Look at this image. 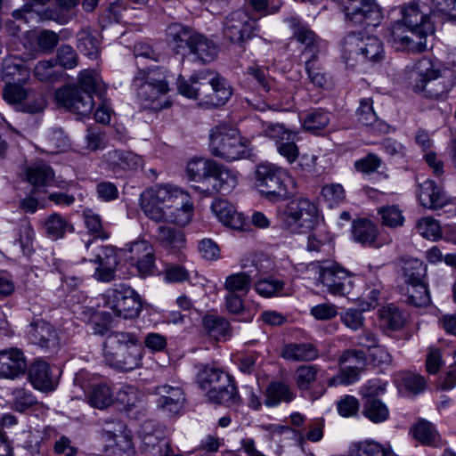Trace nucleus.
<instances>
[{"mask_svg":"<svg viewBox=\"0 0 456 456\" xmlns=\"http://www.w3.org/2000/svg\"><path fill=\"white\" fill-rule=\"evenodd\" d=\"M142 213L151 220L187 224L193 214V204L189 194L181 188L158 184L145 189L139 198Z\"/></svg>","mask_w":456,"mask_h":456,"instance_id":"1","label":"nucleus"},{"mask_svg":"<svg viewBox=\"0 0 456 456\" xmlns=\"http://www.w3.org/2000/svg\"><path fill=\"white\" fill-rule=\"evenodd\" d=\"M178 91L187 98H200L212 106L224 105L232 96V89L220 75L206 69L197 72L188 80L179 79Z\"/></svg>","mask_w":456,"mask_h":456,"instance_id":"2","label":"nucleus"},{"mask_svg":"<svg viewBox=\"0 0 456 456\" xmlns=\"http://www.w3.org/2000/svg\"><path fill=\"white\" fill-rule=\"evenodd\" d=\"M409 79L414 92L430 99L445 97L454 86L452 71L441 69L428 58H422L415 63Z\"/></svg>","mask_w":456,"mask_h":456,"instance_id":"3","label":"nucleus"},{"mask_svg":"<svg viewBox=\"0 0 456 456\" xmlns=\"http://www.w3.org/2000/svg\"><path fill=\"white\" fill-rule=\"evenodd\" d=\"M104 360L108 365L122 371H131L142 364V349L136 335L112 332L104 342Z\"/></svg>","mask_w":456,"mask_h":456,"instance_id":"4","label":"nucleus"},{"mask_svg":"<svg viewBox=\"0 0 456 456\" xmlns=\"http://www.w3.org/2000/svg\"><path fill=\"white\" fill-rule=\"evenodd\" d=\"M209 149L212 155L228 162L248 159L252 154L250 141L242 137L237 128L226 123L219 124L210 130Z\"/></svg>","mask_w":456,"mask_h":456,"instance_id":"5","label":"nucleus"},{"mask_svg":"<svg viewBox=\"0 0 456 456\" xmlns=\"http://www.w3.org/2000/svg\"><path fill=\"white\" fill-rule=\"evenodd\" d=\"M384 57L383 43L376 36L351 33L343 40L342 59L348 67L359 61L379 62Z\"/></svg>","mask_w":456,"mask_h":456,"instance_id":"6","label":"nucleus"},{"mask_svg":"<svg viewBox=\"0 0 456 456\" xmlns=\"http://www.w3.org/2000/svg\"><path fill=\"white\" fill-rule=\"evenodd\" d=\"M307 270L315 284L322 285L327 293L345 296L353 289V274L338 264L313 262L308 265Z\"/></svg>","mask_w":456,"mask_h":456,"instance_id":"7","label":"nucleus"},{"mask_svg":"<svg viewBox=\"0 0 456 456\" xmlns=\"http://www.w3.org/2000/svg\"><path fill=\"white\" fill-rule=\"evenodd\" d=\"M132 86L145 108H163L160 100L169 90L165 70L160 68L140 69L133 79Z\"/></svg>","mask_w":456,"mask_h":456,"instance_id":"8","label":"nucleus"},{"mask_svg":"<svg viewBox=\"0 0 456 456\" xmlns=\"http://www.w3.org/2000/svg\"><path fill=\"white\" fill-rule=\"evenodd\" d=\"M317 207L305 198L290 200L280 214L281 226L293 233L312 229L317 223Z\"/></svg>","mask_w":456,"mask_h":456,"instance_id":"9","label":"nucleus"},{"mask_svg":"<svg viewBox=\"0 0 456 456\" xmlns=\"http://www.w3.org/2000/svg\"><path fill=\"white\" fill-rule=\"evenodd\" d=\"M256 179L261 192L270 200H286L291 194L288 184L292 183V178L285 170L274 165H259Z\"/></svg>","mask_w":456,"mask_h":456,"instance_id":"10","label":"nucleus"},{"mask_svg":"<svg viewBox=\"0 0 456 456\" xmlns=\"http://www.w3.org/2000/svg\"><path fill=\"white\" fill-rule=\"evenodd\" d=\"M241 267L244 271L228 275L225 279L224 288L230 293H248L252 281L273 269V263L269 258L261 256L254 257L250 265L248 260L243 261Z\"/></svg>","mask_w":456,"mask_h":456,"instance_id":"11","label":"nucleus"},{"mask_svg":"<svg viewBox=\"0 0 456 456\" xmlns=\"http://www.w3.org/2000/svg\"><path fill=\"white\" fill-rule=\"evenodd\" d=\"M105 305L111 309L116 316L124 319L137 317L142 309V302L138 294L132 288L124 284L106 291Z\"/></svg>","mask_w":456,"mask_h":456,"instance_id":"12","label":"nucleus"},{"mask_svg":"<svg viewBox=\"0 0 456 456\" xmlns=\"http://www.w3.org/2000/svg\"><path fill=\"white\" fill-rule=\"evenodd\" d=\"M256 27V20L240 9L224 17L222 33L225 40L241 45L254 36Z\"/></svg>","mask_w":456,"mask_h":456,"instance_id":"13","label":"nucleus"},{"mask_svg":"<svg viewBox=\"0 0 456 456\" xmlns=\"http://www.w3.org/2000/svg\"><path fill=\"white\" fill-rule=\"evenodd\" d=\"M344 10L346 19L354 26L377 27L383 19V13L375 0H347Z\"/></svg>","mask_w":456,"mask_h":456,"instance_id":"14","label":"nucleus"},{"mask_svg":"<svg viewBox=\"0 0 456 456\" xmlns=\"http://www.w3.org/2000/svg\"><path fill=\"white\" fill-rule=\"evenodd\" d=\"M26 83L14 82L5 84L3 89L4 100L11 105H15L20 111L39 113L46 107V100L42 94L29 97L28 91L24 87Z\"/></svg>","mask_w":456,"mask_h":456,"instance_id":"15","label":"nucleus"},{"mask_svg":"<svg viewBox=\"0 0 456 456\" xmlns=\"http://www.w3.org/2000/svg\"><path fill=\"white\" fill-rule=\"evenodd\" d=\"M241 84L248 89L265 93L268 95V101L275 102L281 99V92L277 81L269 76L268 69L265 67L248 66L243 72Z\"/></svg>","mask_w":456,"mask_h":456,"instance_id":"16","label":"nucleus"},{"mask_svg":"<svg viewBox=\"0 0 456 456\" xmlns=\"http://www.w3.org/2000/svg\"><path fill=\"white\" fill-rule=\"evenodd\" d=\"M401 13L403 15L402 22L410 28L411 35L427 37L428 35L434 33L435 28L427 13L426 4L411 1L401 7Z\"/></svg>","mask_w":456,"mask_h":456,"instance_id":"17","label":"nucleus"},{"mask_svg":"<svg viewBox=\"0 0 456 456\" xmlns=\"http://www.w3.org/2000/svg\"><path fill=\"white\" fill-rule=\"evenodd\" d=\"M57 102L67 110L78 115L86 116L94 109L93 95L82 91L78 86H66L56 91Z\"/></svg>","mask_w":456,"mask_h":456,"instance_id":"18","label":"nucleus"},{"mask_svg":"<svg viewBox=\"0 0 456 456\" xmlns=\"http://www.w3.org/2000/svg\"><path fill=\"white\" fill-rule=\"evenodd\" d=\"M239 176L238 171L215 160L209 176V183L202 188V193L208 196L218 192L223 194L230 193L238 185Z\"/></svg>","mask_w":456,"mask_h":456,"instance_id":"19","label":"nucleus"},{"mask_svg":"<svg viewBox=\"0 0 456 456\" xmlns=\"http://www.w3.org/2000/svg\"><path fill=\"white\" fill-rule=\"evenodd\" d=\"M30 342L46 352H54L60 347L59 334L51 323L43 319H34L28 326Z\"/></svg>","mask_w":456,"mask_h":456,"instance_id":"20","label":"nucleus"},{"mask_svg":"<svg viewBox=\"0 0 456 456\" xmlns=\"http://www.w3.org/2000/svg\"><path fill=\"white\" fill-rule=\"evenodd\" d=\"M126 425L118 419H104L102 420V436L113 444H110L113 456H129L132 451V442L124 431Z\"/></svg>","mask_w":456,"mask_h":456,"instance_id":"21","label":"nucleus"},{"mask_svg":"<svg viewBox=\"0 0 456 456\" xmlns=\"http://www.w3.org/2000/svg\"><path fill=\"white\" fill-rule=\"evenodd\" d=\"M89 261L97 265L94 273L96 281L110 282L115 280L116 268L118 265V249L115 247H100Z\"/></svg>","mask_w":456,"mask_h":456,"instance_id":"22","label":"nucleus"},{"mask_svg":"<svg viewBox=\"0 0 456 456\" xmlns=\"http://www.w3.org/2000/svg\"><path fill=\"white\" fill-rule=\"evenodd\" d=\"M158 409L170 415L180 412L185 403L183 390L177 386L161 385L153 390Z\"/></svg>","mask_w":456,"mask_h":456,"instance_id":"23","label":"nucleus"},{"mask_svg":"<svg viewBox=\"0 0 456 456\" xmlns=\"http://www.w3.org/2000/svg\"><path fill=\"white\" fill-rule=\"evenodd\" d=\"M390 42L396 50L421 52L426 46V37L411 35L410 28L396 21L390 29Z\"/></svg>","mask_w":456,"mask_h":456,"instance_id":"24","label":"nucleus"},{"mask_svg":"<svg viewBox=\"0 0 456 456\" xmlns=\"http://www.w3.org/2000/svg\"><path fill=\"white\" fill-rule=\"evenodd\" d=\"M196 32L188 26L174 22L166 29L167 40L176 54L187 55L188 49L196 37Z\"/></svg>","mask_w":456,"mask_h":456,"instance_id":"25","label":"nucleus"},{"mask_svg":"<svg viewBox=\"0 0 456 456\" xmlns=\"http://www.w3.org/2000/svg\"><path fill=\"white\" fill-rule=\"evenodd\" d=\"M27 362L23 353L17 348L0 351V378L14 379L23 375Z\"/></svg>","mask_w":456,"mask_h":456,"instance_id":"26","label":"nucleus"},{"mask_svg":"<svg viewBox=\"0 0 456 456\" xmlns=\"http://www.w3.org/2000/svg\"><path fill=\"white\" fill-rule=\"evenodd\" d=\"M288 21L294 28L293 37L305 45L302 53L308 56L307 59L318 58L323 42L309 28L300 25L297 18H289Z\"/></svg>","mask_w":456,"mask_h":456,"instance_id":"27","label":"nucleus"},{"mask_svg":"<svg viewBox=\"0 0 456 456\" xmlns=\"http://www.w3.org/2000/svg\"><path fill=\"white\" fill-rule=\"evenodd\" d=\"M28 379L32 386L43 392L53 391L58 384L49 363L44 360H37L28 368Z\"/></svg>","mask_w":456,"mask_h":456,"instance_id":"28","label":"nucleus"},{"mask_svg":"<svg viewBox=\"0 0 456 456\" xmlns=\"http://www.w3.org/2000/svg\"><path fill=\"white\" fill-rule=\"evenodd\" d=\"M417 196L421 206L429 209H439L449 203V198L443 188L431 179L419 184Z\"/></svg>","mask_w":456,"mask_h":456,"instance_id":"29","label":"nucleus"},{"mask_svg":"<svg viewBox=\"0 0 456 456\" xmlns=\"http://www.w3.org/2000/svg\"><path fill=\"white\" fill-rule=\"evenodd\" d=\"M207 398L210 403L237 407L240 404L241 399L232 378L229 375L228 381L219 383L207 391Z\"/></svg>","mask_w":456,"mask_h":456,"instance_id":"30","label":"nucleus"},{"mask_svg":"<svg viewBox=\"0 0 456 456\" xmlns=\"http://www.w3.org/2000/svg\"><path fill=\"white\" fill-rule=\"evenodd\" d=\"M29 76V69L21 57L11 55L3 61L2 78L5 84L14 82L27 83Z\"/></svg>","mask_w":456,"mask_h":456,"instance_id":"31","label":"nucleus"},{"mask_svg":"<svg viewBox=\"0 0 456 456\" xmlns=\"http://www.w3.org/2000/svg\"><path fill=\"white\" fill-rule=\"evenodd\" d=\"M216 54V45L205 36L197 33L185 57H189L194 62L206 64L212 61Z\"/></svg>","mask_w":456,"mask_h":456,"instance_id":"32","label":"nucleus"},{"mask_svg":"<svg viewBox=\"0 0 456 456\" xmlns=\"http://www.w3.org/2000/svg\"><path fill=\"white\" fill-rule=\"evenodd\" d=\"M211 210L224 225L234 230L242 229L243 216L238 213L234 206L227 200L216 199L211 205Z\"/></svg>","mask_w":456,"mask_h":456,"instance_id":"33","label":"nucleus"},{"mask_svg":"<svg viewBox=\"0 0 456 456\" xmlns=\"http://www.w3.org/2000/svg\"><path fill=\"white\" fill-rule=\"evenodd\" d=\"M215 160L210 159L198 158L188 162L186 174L190 181L196 182L199 184L194 185V189L202 192V188L209 183V176Z\"/></svg>","mask_w":456,"mask_h":456,"instance_id":"34","label":"nucleus"},{"mask_svg":"<svg viewBox=\"0 0 456 456\" xmlns=\"http://www.w3.org/2000/svg\"><path fill=\"white\" fill-rule=\"evenodd\" d=\"M107 161L114 173L136 170L142 166L141 156L128 151L114 150L107 153Z\"/></svg>","mask_w":456,"mask_h":456,"instance_id":"35","label":"nucleus"},{"mask_svg":"<svg viewBox=\"0 0 456 456\" xmlns=\"http://www.w3.org/2000/svg\"><path fill=\"white\" fill-rule=\"evenodd\" d=\"M27 181L33 185V193L39 191L41 187H48L54 180L53 169L45 162L30 165L26 171Z\"/></svg>","mask_w":456,"mask_h":456,"instance_id":"36","label":"nucleus"},{"mask_svg":"<svg viewBox=\"0 0 456 456\" xmlns=\"http://www.w3.org/2000/svg\"><path fill=\"white\" fill-rule=\"evenodd\" d=\"M142 450L148 456H158L167 441L162 437V432L154 429L151 422H144L140 430Z\"/></svg>","mask_w":456,"mask_h":456,"instance_id":"37","label":"nucleus"},{"mask_svg":"<svg viewBox=\"0 0 456 456\" xmlns=\"http://www.w3.org/2000/svg\"><path fill=\"white\" fill-rule=\"evenodd\" d=\"M195 367L197 369L196 380L201 389L208 390L219 383L228 381L229 374L215 365L199 363Z\"/></svg>","mask_w":456,"mask_h":456,"instance_id":"38","label":"nucleus"},{"mask_svg":"<svg viewBox=\"0 0 456 456\" xmlns=\"http://www.w3.org/2000/svg\"><path fill=\"white\" fill-rule=\"evenodd\" d=\"M281 356L288 361L309 362L319 357V351L311 343H289L283 346Z\"/></svg>","mask_w":456,"mask_h":456,"instance_id":"39","label":"nucleus"},{"mask_svg":"<svg viewBox=\"0 0 456 456\" xmlns=\"http://www.w3.org/2000/svg\"><path fill=\"white\" fill-rule=\"evenodd\" d=\"M357 121L365 126H370L373 131L386 133L388 130L387 125L377 118L372 107L370 99H363L356 110Z\"/></svg>","mask_w":456,"mask_h":456,"instance_id":"40","label":"nucleus"},{"mask_svg":"<svg viewBox=\"0 0 456 456\" xmlns=\"http://www.w3.org/2000/svg\"><path fill=\"white\" fill-rule=\"evenodd\" d=\"M265 403L269 407L277 406L281 403L291 402L295 395L290 387L282 382L274 381L268 385L265 390Z\"/></svg>","mask_w":456,"mask_h":456,"instance_id":"41","label":"nucleus"},{"mask_svg":"<svg viewBox=\"0 0 456 456\" xmlns=\"http://www.w3.org/2000/svg\"><path fill=\"white\" fill-rule=\"evenodd\" d=\"M352 236L358 243L372 246L378 237V228L368 219H359L353 223Z\"/></svg>","mask_w":456,"mask_h":456,"instance_id":"42","label":"nucleus"},{"mask_svg":"<svg viewBox=\"0 0 456 456\" xmlns=\"http://www.w3.org/2000/svg\"><path fill=\"white\" fill-rule=\"evenodd\" d=\"M156 239L166 249H180L185 244L184 233L181 230L170 226H159Z\"/></svg>","mask_w":456,"mask_h":456,"instance_id":"43","label":"nucleus"},{"mask_svg":"<svg viewBox=\"0 0 456 456\" xmlns=\"http://www.w3.org/2000/svg\"><path fill=\"white\" fill-rule=\"evenodd\" d=\"M47 236L53 240L61 239L67 232H73V226L58 213L51 214L44 223Z\"/></svg>","mask_w":456,"mask_h":456,"instance_id":"44","label":"nucleus"},{"mask_svg":"<svg viewBox=\"0 0 456 456\" xmlns=\"http://www.w3.org/2000/svg\"><path fill=\"white\" fill-rule=\"evenodd\" d=\"M78 85L82 91L88 92L91 95L94 94L101 97L106 89L101 76L94 69L82 70L78 76Z\"/></svg>","mask_w":456,"mask_h":456,"instance_id":"45","label":"nucleus"},{"mask_svg":"<svg viewBox=\"0 0 456 456\" xmlns=\"http://www.w3.org/2000/svg\"><path fill=\"white\" fill-rule=\"evenodd\" d=\"M411 431L413 437L423 445H435L439 442L440 436L436 427L428 420L418 421Z\"/></svg>","mask_w":456,"mask_h":456,"instance_id":"46","label":"nucleus"},{"mask_svg":"<svg viewBox=\"0 0 456 456\" xmlns=\"http://www.w3.org/2000/svg\"><path fill=\"white\" fill-rule=\"evenodd\" d=\"M305 68L310 82L314 86L326 88L330 86V77L319 62L318 58L306 59Z\"/></svg>","mask_w":456,"mask_h":456,"instance_id":"47","label":"nucleus"},{"mask_svg":"<svg viewBox=\"0 0 456 456\" xmlns=\"http://www.w3.org/2000/svg\"><path fill=\"white\" fill-rule=\"evenodd\" d=\"M259 275L255 281V290L263 297L278 296L284 289V281L273 276L264 277Z\"/></svg>","mask_w":456,"mask_h":456,"instance_id":"48","label":"nucleus"},{"mask_svg":"<svg viewBox=\"0 0 456 456\" xmlns=\"http://www.w3.org/2000/svg\"><path fill=\"white\" fill-rule=\"evenodd\" d=\"M82 216L88 233L94 239L107 240L110 233L104 229L100 215L91 208L83 210Z\"/></svg>","mask_w":456,"mask_h":456,"instance_id":"49","label":"nucleus"},{"mask_svg":"<svg viewBox=\"0 0 456 456\" xmlns=\"http://www.w3.org/2000/svg\"><path fill=\"white\" fill-rule=\"evenodd\" d=\"M362 413L368 419L374 423L384 422L389 416L388 408L378 398L365 400Z\"/></svg>","mask_w":456,"mask_h":456,"instance_id":"50","label":"nucleus"},{"mask_svg":"<svg viewBox=\"0 0 456 456\" xmlns=\"http://www.w3.org/2000/svg\"><path fill=\"white\" fill-rule=\"evenodd\" d=\"M203 327L209 337L220 339V338L228 334L230 323L224 317L208 314L203 319Z\"/></svg>","mask_w":456,"mask_h":456,"instance_id":"51","label":"nucleus"},{"mask_svg":"<svg viewBox=\"0 0 456 456\" xmlns=\"http://www.w3.org/2000/svg\"><path fill=\"white\" fill-rule=\"evenodd\" d=\"M77 48L90 58H96L99 53L100 42L88 28H82L77 34Z\"/></svg>","mask_w":456,"mask_h":456,"instance_id":"52","label":"nucleus"},{"mask_svg":"<svg viewBox=\"0 0 456 456\" xmlns=\"http://www.w3.org/2000/svg\"><path fill=\"white\" fill-rule=\"evenodd\" d=\"M12 396V408L18 412H24L37 403L32 391L26 387L14 388Z\"/></svg>","mask_w":456,"mask_h":456,"instance_id":"53","label":"nucleus"},{"mask_svg":"<svg viewBox=\"0 0 456 456\" xmlns=\"http://www.w3.org/2000/svg\"><path fill=\"white\" fill-rule=\"evenodd\" d=\"M88 403L97 409L110 406L113 403V393L110 387L104 384L93 387L88 395Z\"/></svg>","mask_w":456,"mask_h":456,"instance_id":"54","label":"nucleus"},{"mask_svg":"<svg viewBox=\"0 0 456 456\" xmlns=\"http://www.w3.org/2000/svg\"><path fill=\"white\" fill-rule=\"evenodd\" d=\"M320 368L317 365H302L295 373V381L299 390L308 392L316 380Z\"/></svg>","mask_w":456,"mask_h":456,"instance_id":"55","label":"nucleus"},{"mask_svg":"<svg viewBox=\"0 0 456 456\" xmlns=\"http://www.w3.org/2000/svg\"><path fill=\"white\" fill-rule=\"evenodd\" d=\"M34 237L35 232L30 223L24 220L20 224L19 238L14 241V246H18L24 256H29L33 252Z\"/></svg>","mask_w":456,"mask_h":456,"instance_id":"56","label":"nucleus"},{"mask_svg":"<svg viewBox=\"0 0 456 456\" xmlns=\"http://www.w3.org/2000/svg\"><path fill=\"white\" fill-rule=\"evenodd\" d=\"M82 314L84 318L92 323V330L94 334L103 335L107 331V324L110 317L105 312L95 311L94 308L84 307Z\"/></svg>","mask_w":456,"mask_h":456,"instance_id":"57","label":"nucleus"},{"mask_svg":"<svg viewBox=\"0 0 456 456\" xmlns=\"http://www.w3.org/2000/svg\"><path fill=\"white\" fill-rule=\"evenodd\" d=\"M430 296L426 283L412 285L407 289L406 303L416 307L430 304Z\"/></svg>","mask_w":456,"mask_h":456,"instance_id":"58","label":"nucleus"},{"mask_svg":"<svg viewBox=\"0 0 456 456\" xmlns=\"http://www.w3.org/2000/svg\"><path fill=\"white\" fill-rule=\"evenodd\" d=\"M426 271V265L417 259L408 261L403 267L404 276L410 286L425 283Z\"/></svg>","mask_w":456,"mask_h":456,"instance_id":"59","label":"nucleus"},{"mask_svg":"<svg viewBox=\"0 0 456 456\" xmlns=\"http://www.w3.org/2000/svg\"><path fill=\"white\" fill-rule=\"evenodd\" d=\"M330 123V117L326 111L316 110L305 115L303 126L305 130L316 133L324 129Z\"/></svg>","mask_w":456,"mask_h":456,"instance_id":"60","label":"nucleus"},{"mask_svg":"<svg viewBox=\"0 0 456 456\" xmlns=\"http://www.w3.org/2000/svg\"><path fill=\"white\" fill-rule=\"evenodd\" d=\"M380 316L385 325L393 330L402 329L405 322V317L402 311L395 305L383 307Z\"/></svg>","mask_w":456,"mask_h":456,"instance_id":"61","label":"nucleus"},{"mask_svg":"<svg viewBox=\"0 0 456 456\" xmlns=\"http://www.w3.org/2000/svg\"><path fill=\"white\" fill-rule=\"evenodd\" d=\"M378 214L386 226L394 228L403 224L404 217L397 205L382 207L378 210Z\"/></svg>","mask_w":456,"mask_h":456,"instance_id":"62","label":"nucleus"},{"mask_svg":"<svg viewBox=\"0 0 456 456\" xmlns=\"http://www.w3.org/2000/svg\"><path fill=\"white\" fill-rule=\"evenodd\" d=\"M417 232L423 238L436 240L441 237V227L436 220L432 217H423L416 224Z\"/></svg>","mask_w":456,"mask_h":456,"instance_id":"63","label":"nucleus"},{"mask_svg":"<svg viewBox=\"0 0 456 456\" xmlns=\"http://www.w3.org/2000/svg\"><path fill=\"white\" fill-rule=\"evenodd\" d=\"M356 456H395L393 451L379 443L365 441L360 443Z\"/></svg>","mask_w":456,"mask_h":456,"instance_id":"64","label":"nucleus"}]
</instances>
